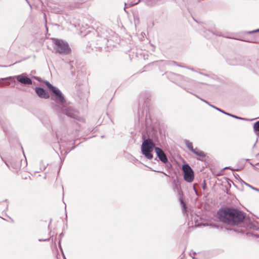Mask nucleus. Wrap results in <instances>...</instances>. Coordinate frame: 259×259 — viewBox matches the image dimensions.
I'll use <instances>...</instances> for the list:
<instances>
[{
    "mask_svg": "<svg viewBox=\"0 0 259 259\" xmlns=\"http://www.w3.org/2000/svg\"><path fill=\"white\" fill-rule=\"evenodd\" d=\"M163 174H164L165 176H168L166 174L164 173V172H162Z\"/></svg>",
    "mask_w": 259,
    "mask_h": 259,
    "instance_id": "29",
    "label": "nucleus"
},
{
    "mask_svg": "<svg viewBox=\"0 0 259 259\" xmlns=\"http://www.w3.org/2000/svg\"><path fill=\"white\" fill-rule=\"evenodd\" d=\"M55 45L54 49L60 54H67L69 52L70 49L68 45L64 41L57 38L52 39Z\"/></svg>",
    "mask_w": 259,
    "mask_h": 259,
    "instance_id": "4",
    "label": "nucleus"
},
{
    "mask_svg": "<svg viewBox=\"0 0 259 259\" xmlns=\"http://www.w3.org/2000/svg\"><path fill=\"white\" fill-rule=\"evenodd\" d=\"M217 214L220 221L231 225H238L245 219V213L230 207L220 209Z\"/></svg>",
    "mask_w": 259,
    "mask_h": 259,
    "instance_id": "1",
    "label": "nucleus"
},
{
    "mask_svg": "<svg viewBox=\"0 0 259 259\" xmlns=\"http://www.w3.org/2000/svg\"><path fill=\"white\" fill-rule=\"evenodd\" d=\"M181 204L182 205V207L183 208V210H185V209L186 208V204H185V202L182 200H181Z\"/></svg>",
    "mask_w": 259,
    "mask_h": 259,
    "instance_id": "17",
    "label": "nucleus"
},
{
    "mask_svg": "<svg viewBox=\"0 0 259 259\" xmlns=\"http://www.w3.org/2000/svg\"><path fill=\"white\" fill-rule=\"evenodd\" d=\"M74 147L73 148H72L71 149H68L66 151H65V153L66 154H67L68 153H69L70 151H71L72 149H73Z\"/></svg>",
    "mask_w": 259,
    "mask_h": 259,
    "instance_id": "23",
    "label": "nucleus"
},
{
    "mask_svg": "<svg viewBox=\"0 0 259 259\" xmlns=\"http://www.w3.org/2000/svg\"><path fill=\"white\" fill-rule=\"evenodd\" d=\"M155 151L159 159L164 163L168 161V159L164 151L159 147H155Z\"/></svg>",
    "mask_w": 259,
    "mask_h": 259,
    "instance_id": "6",
    "label": "nucleus"
},
{
    "mask_svg": "<svg viewBox=\"0 0 259 259\" xmlns=\"http://www.w3.org/2000/svg\"><path fill=\"white\" fill-rule=\"evenodd\" d=\"M11 78H12V77H9L0 78V83L2 82V81L4 80L11 79Z\"/></svg>",
    "mask_w": 259,
    "mask_h": 259,
    "instance_id": "21",
    "label": "nucleus"
},
{
    "mask_svg": "<svg viewBox=\"0 0 259 259\" xmlns=\"http://www.w3.org/2000/svg\"><path fill=\"white\" fill-rule=\"evenodd\" d=\"M192 152H193L194 154H195V155H196L199 157H204L205 156V154L204 152L200 150L199 149H198L197 148H196L195 149L194 148V149L192 151Z\"/></svg>",
    "mask_w": 259,
    "mask_h": 259,
    "instance_id": "11",
    "label": "nucleus"
},
{
    "mask_svg": "<svg viewBox=\"0 0 259 259\" xmlns=\"http://www.w3.org/2000/svg\"><path fill=\"white\" fill-rule=\"evenodd\" d=\"M35 91L39 97L44 99H48L49 98V94L43 88L40 87H36Z\"/></svg>",
    "mask_w": 259,
    "mask_h": 259,
    "instance_id": "8",
    "label": "nucleus"
},
{
    "mask_svg": "<svg viewBox=\"0 0 259 259\" xmlns=\"http://www.w3.org/2000/svg\"><path fill=\"white\" fill-rule=\"evenodd\" d=\"M255 236L256 238H259V235H255Z\"/></svg>",
    "mask_w": 259,
    "mask_h": 259,
    "instance_id": "27",
    "label": "nucleus"
},
{
    "mask_svg": "<svg viewBox=\"0 0 259 259\" xmlns=\"http://www.w3.org/2000/svg\"><path fill=\"white\" fill-rule=\"evenodd\" d=\"M155 144L150 139L144 140L141 145V152L143 155L148 159L153 158L152 152L155 149Z\"/></svg>",
    "mask_w": 259,
    "mask_h": 259,
    "instance_id": "3",
    "label": "nucleus"
},
{
    "mask_svg": "<svg viewBox=\"0 0 259 259\" xmlns=\"http://www.w3.org/2000/svg\"><path fill=\"white\" fill-rule=\"evenodd\" d=\"M184 142L188 149L192 152L194 149L192 143L190 142L188 140H185Z\"/></svg>",
    "mask_w": 259,
    "mask_h": 259,
    "instance_id": "12",
    "label": "nucleus"
},
{
    "mask_svg": "<svg viewBox=\"0 0 259 259\" xmlns=\"http://www.w3.org/2000/svg\"><path fill=\"white\" fill-rule=\"evenodd\" d=\"M209 106L216 110H217V109H219V108H218L212 105L209 104Z\"/></svg>",
    "mask_w": 259,
    "mask_h": 259,
    "instance_id": "24",
    "label": "nucleus"
},
{
    "mask_svg": "<svg viewBox=\"0 0 259 259\" xmlns=\"http://www.w3.org/2000/svg\"><path fill=\"white\" fill-rule=\"evenodd\" d=\"M259 32V29H256L254 30H252V31H248L247 33L251 34V33H253L255 32Z\"/></svg>",
    "mask_w": 259,
    "mask_h": 259,
    "instance_id": "20",
    "label": "nucleus"
},
{
    "mask_svg": "<svg viewBox=\"0 0 259 259\" xmlns=\"http://www.w3.org/2000/svg\"><path fill=\"white\" fill-rule=\"evenodd\" d=\"M210 226H213V227H216V228H218V226L215 225H210Z\"/></svg>",
    "mask_w": 259,
    "mask_h": 259,
    "instance_id": "25",
    "label": "nucleus"
},
{
    "mask_svg": "<svg viewBox=\"0 0 259 259\" xmlns=\"http://www.w3.org/2000/svg\"><path fill=\"white\" fill-rule=\"evenodd\" d=\"M182 170L184 172V180L189 183L192 182L194 180V172L192 168L188 164L182 166Z\"/></svg>",
    "mask_w": 259,
    "mask_h": 259,
    "instance_id": "5",
    "label": "nucleus"
},
{
    "mask_svg": "<svg viewBox=\"0 0 259 259\" xmlns=\"http://www.w3.org/2000/svg\"><path fill=\"white\" fill-rule=\"evenodd\" d=\"M217 110L218 111H219L220 112L226 114V115H227L228 116H230L231 117H234L235 118H236V119H241V120H248V119L247 118H242V117H238V116H237L236 115H232L230 113H228L227 112H226V111H224L223 110H222V109L219 108V109H217Z\"/></svg>",
    "mask_w": 259,
    "mask_h": 259,
    "instance_id": "10",
    "label": "nucleus"
},
{
    "mask_svg": "<svg viewBox=\"0 0 259 259\" xmlns=\"http://www.w3.org/2000/svg\"><path fill=\"white\" fill-rule=\"evenodd\" d=\"M208 32L209 33H212L213 34L216 35L217 36H224L221 32H220L217 30H213L212 31H210L209 30H208Z\"/></svg>",
    "mask_w": 259,
    "mask_h": 259,
    "instance_id": "14",
    "label": "nucleus"
},
{
    "mask_svg": "<svg viewBox=\"0 0 259 259\" xmlns=\"http://www.w3.org/2000/svg\"><path fill=\"white\" fill-rule=\"evenodd\" d=\"M59 143L60 144V148L61 147H64V145H63V142H62V140L61 139L60 140V141L59 142Z\"/></svg>",
    "mask_w": 259,
    "mask_h": 259,
    "instance_id": "22",
    "label": "nucleus"
},
{
    "mask_svg": "<svg viewBox=\"0 0 259 259\" xmlns=\"http://www.w3.org/2000/svg\"><path fill=\"white\" fill-rule=\"evenodd\" d=\"M193 254H196V253H195V252H194L193 253Z\"/></svg>",
    "mask_w": 259,
    "mask_h": 259,
    "instance_id": "31",
    "label": "nucleus"
},
{
    "mask_svg": "<svg viewBox=\"0 0 259 259\" xmlns=\"http://www.w3.org/2000/svg\"><path fill=\"white\" fill-rule=\"evenodd\" d=\"M253 128L254 131L259 132V120L254 123Z\"/></svg>",
    "mask_w": 259,
    "mask_h": 259,
    "instance_id": "15",
    "label": "nucleus"
},
{
    "mask_svg": "<svg viewBox=\"0 0 259 259\" xmlns=\"http://www.w3.org/2000/svg\"><path fill=\"white\" fill-rule=\"evenodd\" d=\"M177 76L180 79H182L184 82H188L193 85L194 87H196L198 83L195 81L194 80H193L192 79H190L188 78L184 77L180 75H177Z\"/></svg>",
    "mask_w": 259,
    "mask_h": 259,
    "instance_id": "9",
    "label": "nucleus"
},
{
    "mask_svg": "<svg viewBox=\"0 0 259 259\" xmlns=\"http://www.w3.org/2000/svg\"><path fill=\"white\" fill-rule=\"evenodd\" d=\"M45 84L47 85V87L52 91L53 93V91L56 89L57 88L55 87H54L52 84H51L49 81H46L45 82Z\"/></svg>",
    "mask_w": 259,
    "mask_h": 259,
    "instance_id": "13",
    "label": "nucleus"
},
{
    "mask_svg": "<svg viewBox=\"0 0 259 259\" xmlns=\"http://www.w3.org/2000/svg\"><path fill=\"white\" fill-rule=\"evenodd\" d=\"M225 168H229V167H226Z\"/></svg>",
    "mask_w": 259,
    "mask_h": 259,
    "instance_id": "33",
    "label": "nucleus"
},
{
    "mask_svg": "<svg viewBox=\"0 0 259 259\" xmlns=\"http://www.w3.org/2000/svg\"><path fill=\"white\" fill-rule=\"evenodd\" d=\"M184 84L185 85H188V84H186V83H184Z\"/></svg>",
    "mask_w": 259,
    "mask_h": 259,
    "instance_id": "32",
    "label": "nucleus"
},
{
    "mask_svg": "<svg viewBox=\"0 0 259 259\" xmlns=\"http://www.w3.org/2000/svg\"><path fill=\"white\" fill-rule=\"evenodd\" d=\"M246 185L247 186H248V187H249L250 188H251V189H252L253 190H255L256 191L259 192V189L256 188H254V187H252V186H251V185H250L249 184H246Z\"/></svg>",
    "mask_w": 259,
    "mask_h": 259,
    "instance_id": "18",
    "label": "nucleus"
},
{
    "mask_svg": "<svg viewBox=\"0 0 259 259\" xmlns=\"http://www.w3.org/2000/svg\"><path fill=\"white\" fill-rule=\"evenodd\" d=\"M249 42L259 43V38H254L253 40L249 41Z\"/></svg>",
    "mask_w": 259,
    "mask_h": 259,
    "instance_id": "19",
    "label": "nucleus"
},
{
    "mask_svg": "<svg viewBox=\"0 0 259 259\" xmlns=\"http://www.w3.org/2000/svg\"><path fill=\"white\" fill-rule=\"evenodd\" d=\"M137 3H135V4H133L132 5H134L135 4H137Z\"/></svg>",
    "mask_w": 259,
    "mask_h": 259,
    "instance_id": "30",
    "label": "nucleus"
},
{
    "mask_svg": "<svg viewBox=\"0 0 259 259\" xmlns=\"http://www.w3.org/2000/svg\"><path fill=\"white\" fill-rule=\"evenodd\" d=\"M53 93L55 95V99L59 102V105L55 104L54 108L58 111L66 115L67 116L72 118L76 119L78 117V112L74 110L70 106L64 105L65 99L64 95L58 88L55 89Z\"/></svg>",
    "mask_w": 259,
    "mask_h": 259,
    "instance_id": "2",
    "label": "nucleus"
},
{
    "mask_svg": "<svg viewBox=\"0 0 259 259\" xmlns=\"http://www.w3.org/2000/svg\"><path fill=\"white\" fill-rule=\"evenodd\" d=\"M65 259H66V258H65Z\"/></svg>",
    "mask_w": 259,
    "mask_h": 259,
    "instance_id": "34",
    "label": "nucleus"
},
{
    "mask_svg": "<svg viewBox=\"0 0 259 259\" xmlns=\"http://www.w3.org/2000/svg\"><path fill=\"white\" fill-rule=\"evenodd\" d=\"M195 97H196L197 98L199 99L200 100H201V101H202L203 102H205V103H206L207 104L209 105V103L208 102H207V101L205 100H203L202 99V98H200L199 97H198L197 95H195V94H193Z\"/></svg>",
    "mask_w": 259,
    "mask_h": 259,
    "instance_id": "16",
    "label": "nucleus"
},
{
    "mask_svg": "<svg viewBox=\"0 0 259 259\" xmlns=\"http://www.w3.org/2000/svg\"><path fill=\"white\" fill-rule=\"evenodd\" d=\"M15 77L17 79V80L20 83L24 84H31L32 80L30 78L25 76L24 74L21 75L15 76Z\"/></svg>",
    "mask_w": 259,
    "mask_h": 259,
    "instance_id": "7",
    "label": "nucleus"
},
{
    "mask_svg": "<svg viewBox=\"0 0 259 259\" xmlns=\"http://www.w3.org/2000/svg\"><path fill=\"white\" fill-rule=\"evenodd\" d=\"M257 142V139L256 140V142H255V143H256ZM255 144H256V143H255V144H254L253 147H254V146H255Z\"/></svg>",
    "mask_w": 259,
    "mask_h": 259,
    "instance_id": "28",
    "label": "nucleus"
},
{
    "mask_svg": "<svg viewBox=\"0 0 259 259\" xmlns=\"http://www.w3.org/2000/svg\"><path fill=\"white\" fill-rule=\"evenodd\" d=\"M59 247H60V249L62 250L61 245H60V242H59Z\"/></svg>",
    "mask_w": 259,
    "mask_h": 259,
    "instance_id": "26",
    "label": "nucleus"
}]
</instances>
